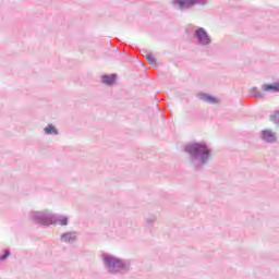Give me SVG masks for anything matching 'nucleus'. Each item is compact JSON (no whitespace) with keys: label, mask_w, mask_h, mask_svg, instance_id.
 I'll return each instance as SVG.
<instances>
[{"label":"nucleus","mask_w":279,"mask_h":279,"mask_svg":"<svg viewBox=\"0 0 279 279\" xmlns=\"http://www.w3.org/2000/svg\"><path fill=\"white\" fill-rule=\"evenodd\" d=\"M10 256V251H5L4 254L0 257V260H5Z\"/></svg>","instance_id":"ddd939ff"},{"label":"nucleus","mask_w":279,"mask_h":279,"mask_svg":"<svg viewBox=\"0 0 279 279\" xmlns=\"http://www.w3.org/2000/svg\"><path fill=\"white\" fill-rule=\"evenodd\" d=\"M270 121H272V123H279V111L270 116Z\"/></svg>","instance_id":"9b49d317"},{"label":"nucleus","mask_w":279,"mask_h":279,"mask_svg":"<svg viewBox=\"0 0 279 279\" xmlns=\"http://www.w3.org/2000/svg\"><path fill=\"white\" fill-rule=\"evenodd\" d=\"M45 133L46 134H58V130L56 126L49 124L48 126L45 128Z\"/></svg>","instance_id":"9d476101"},{"label":"nucleus","mask_w":279,"mask_h":279,"mask_svg":"<svg viewBox=\"0 0 279 279\" xmlns=\"http://www.w3.org/2000/svg\"><path fill=\"white\" fill-rule=\"evenodd\" d=\"M204 0H173V3H178L179 8L182 10L184 8H191L195 3H202Z\"/></svg>","instance_id":"7ed1b4c3"},{"label":"nucleus","mask_w":279,"mask_h":279,"mask_svg":"<svg viewBox=\"0 0 279 279\" xmlns=\"http://www.w3.org/2000/svg\"><path fill=\"white\" fill-rule=\"evenodd\" d=\"M262 138L266 143H274V141H276V135L271 131L266 130L262 132Z\"/></svg>","instance_id":"39448f33"},{"label":"nucleus","mask_w":279,"mask_h":279,"mask_svg":"<svg viewBox=\"0 0 279 279\" xmlns=\"http://www.w3.org/2000/svg\"><path fill=\"white\" fill-rule=\"evenodd\" d=\"M262 90L264 93H279V83L264 84Z\"/></svg>","instance_id":"20e7f679"},{"label":"nucleus","mask_w":279,"mask_h":279,"mask_svg":"<svg viewBox=\"0 0 279 279\" xmlns=\"http://www.w3.org/2000/svg\"><path fill=\"white\" fill-rule=\"evenodd\" d=\"M114 82H117V75L114 74L102 76V84H107V86H112Z\"/></svg>","instance_id":"0eeeda50"},{"label":"nucleus","mask_w":279,"mask_h":279,"mask_svg":"<svg viewBox=\"0 0 279 279\" xmlns=\"http://www.w3.org/2000/svg\"><path fill=\"white\" fill-rule=\"evenodd\" d=\"M59 222H60L61 226H66L69 223V219L62 218V219L59 220Z\"/></svg>","instance_id":"4468645a"},{"label":"nucleus","mask_w":279,"mask_h":279,"mask_svg":"<svg viewBox=\"0 0 279 279\" xmlns=\"http://www.w3.org/2000/svg\"><path fill=\"white\" fill-rule=\"evenodd\" d=\"M203 101H207V104H218L219 100L215 96L204 94L202 96Z\"/></svg>","instance_id":"6e6552de"},{"label":"nucleus","mask_w":279,"mask_h":279,"mask_svg":"<svg viewBox=\"0 0 279 279\" xmlns=\"http://www.w3.org/2000/svg\"><path fill=\"white\" fill-rule=\"evenodd\" d=\"M186 151H189L192 158H195L201 162H206V160L210 158V150L208 149V147L202 144H194V145L187 146Z\"/></svg>","instance_id":"f257e3e1"},{"label":"nucleus","mask_w":279,"mask_h":279,"mask_svg":"<svg viewBox=\"0 0 279 279\" xmlns=\"http://www.w3.org/2000/svg\"><path fill=\"white\" fill-rule=\"evenodd\" d=\"M105 263L108 265L110 271H114V267H119L121 263L112 257H105Z\"/></svg>","instance_id":"423d86ee"},{"label":"nucleus","mask_w":279,"mask_h":279,"mask_svg":"<svg viewBox=\"0 0 279 279\" xmlns=\"http://www.w3.org/2000/svg\"><path fill=\"white\" fill-rule=\"evenodd\" d=\"M146 60L149 62V64H156V59H154V56L146 54Z\"/></svg>","instance_id":"f8f14e48"},{"label":"nucleus","mask_w":279,"mask_h":279,"mask_svg":"<svg viewBox=\"0 0 279 279\" xmlns=\"http://www.w3.org/2000/svg\"><path fill=\"white\" fill-rule=\"evenodd\" d=\"M196 36L201 43V45H208L210 43V37H208V34L204 28H198L196 31Z\"/></svg>","instance_id":"f03ea898"},{"label":"nucleus","mask_w":279,"mask_h":279,"mask_svg":"<svg viewBox=\"0 0 279 279\" xmlns=\"http://www.w3.org/2000/svg\"><path fill=\"white\" fill-rule=\"evenodd\" d=\"M61 241L64 243H71V241H75V233H65L61 235Z\"/></svg>","instance_id":"1a4fd4ad"}]
</instances>
